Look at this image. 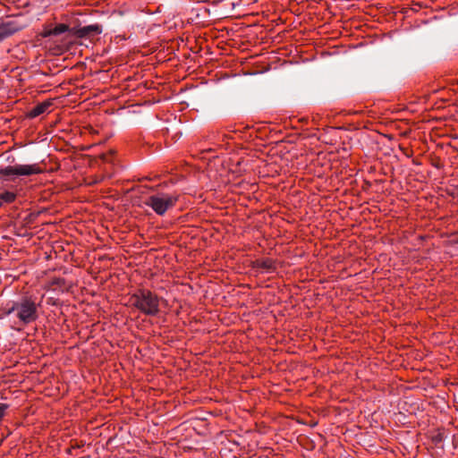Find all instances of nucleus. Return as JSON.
Returning a JSON list of instances; mask_svg holds the SVG:
<instances>
[{"label": "nucleus", "mask_w": 458, "mask_h": 458, "mask_svg": "<svg viewBox=\"0 0 458 458\" xmlns=\"http://www.w3.org/2000/svg\"><path fill=\"white\" fill-rule=\"evenodd\" d=\"M130 302L147 315H156L159 310V300L149 291L138 292L131 297Z\"/></svg>", "instance_id": "1"}, {"label": "nucleus", "mask_w": 458, "mask_h": 458, "mask_svg": "<svg viewBox=\"0 0 458 458\" xmlns=\"http://www.w3.org/2000/svg\"><path fill=\"white\" fill-rule=\"evenodd\" d=\"M177 200V195L158 192L149 196L145 203L147 206L150 207L156 214L163 216L167 210L174 207Z\"/></svg>", "instance_id": "2"}, {"label": "nucleus", "mask_w": 458, "mask_h": 458, "mask_svg": "<svg viewBox=\"0 0 458 458\" xmlns=\"http://www.w3.org/2000/svg\"><path fill=\"white\" fill-rule=\"evenodd\" d=\"M15 312V315L23 324L35 321L38 318L36 303L30 299H22L17 302L8 313Z\"/></svg>", "instance_id": "3"}, {"label": "nucleus", "mask_w": 458, "mask_h": 458, "mask_svg": "<svg viewBox=\"0 0 458 458\" xmlns=\"http://www.w3.org/2000/svg\"><path fill=\"white\" fill-rule=\"evenodd\" d=\"M42 169L37 164L8 165L0 168V178L10 180L14 176H29L42 173Z\"/></svg>", "instance_id": "4"}, {"label": "nucleus", "mask_w": 458, "mask_h": 458, "mask_svg": "<svg viewBox=\"0 0 458 458\" xmlns=\"http://www.w3.org/2000/svg\"><path fill=\"white\" fill-rule=\"evenodd\" d=\"M50 106H51L50 102H44V103L38 104V106H36L30 111V116L37 117V116L44 114L45 112L47 111V109L49 108Z\"/></svg>", "instance_id": "5"}, {"label": "nucleus", "mask_w": 458, "mask_h": 458, "mask_svg": "<svg viewBox=\"0 0 458 458\" xmlns=\"http://www.w3.org/2000/svg\"><path fill=\"white\" fill-rule=\"evenodd\" d=\"M101 32H102V30H101L100 26H98V25L85 26V27L81 28L78 30V34L80 37H85L90 33L99 34Z\"/></svg>", "instance_id": "6"}, {"label": "nucleus", "mask_w": 458, "mask_h": 458, "mask_svg": "<svg viewBox=\"0 0 458 458\" xmlns=\"http://www.w3.org/2000/svg\"><path fill=\"white\" fill-rule=\"evenodd\" d=\"M68 30V26L65 24H58L54 29L46 33V36L60 35Z\"/></svg>", "instance_id": "7"}, {"label": "nucleus", "mask_w": 458, "mask_h": 458, "mask_svg": "<svg viewBox=\"0 0 458 458\" xmlns=\"http://www.w3.org/2000/svg\"><path fill=\"white\" fill-rule=\"evenodd\" d=\"M15 199V194L11 191H5L2 194H0V200L2 204L4 203H10L13 201Z\"/></svg>", "instance_id": "8"}, {"label": "nucleus", "mask_w": 458, "mask_h": 458, "mask_svg": "<svg viewBox=\"0 0 458 458\" xmlns=\"http://www.w3.org/2000/svg\"><path fill=\"white\" fill-rule=\"evenodd\" d=\"M8 407L9 406L6 403H0V420L5 415Z\"/></svg>", "instance_id": "9"}, {"label": "nucleus", "mask_w": 458, "mask_h": 458, "mask_svg": "<svg viewBox=\"0 0 458 458\" xmlns=\"http://www.w3.org/2000/svg\"><path fill=\"white\" fill-rule=\"evenodd\" d=\"M7 37L6 30L3 27H0V42Z\"/></svg>", "instance_id": "10"}, {"label": "nucleus", "mask_w": 458, "mask_h": 458, "mask_svg": "<svg viewBox=\"0 0 458 458\" xmlns=\"http://www.w3.org/2000/svg\"><path fill=\"white\" fill-rule=\"evenodd\" d=\"M261 265L266 269H270L272 267V262L270 260L262 261Z\"/></svg>", "instance_id": "11"}]
</instances>
